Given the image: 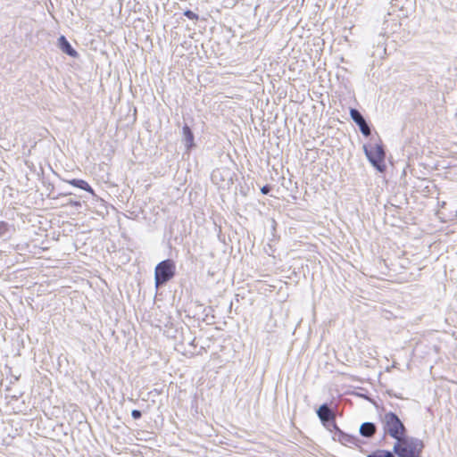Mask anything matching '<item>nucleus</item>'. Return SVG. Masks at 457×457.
<instances>
[{
	"label": "nucleus",
	"mask_w": 457,
	"mask_h": 457,
	"mask_svg": "<svg viewBox=\"0 0 457 457\" xmlns=\"http://www.w3.org/2000/svg\"><path fill=\"white\" fill-rule=\"evenodd\" d=\"M184 15L186 17H187L188 19L190 20H197L198 19V16L193 12L192 11L190 10H187L185 12H184Z\"/></svg>",
	"instance_id": "nucleus-13"
},
{
	"label": "nucleus",
	"mask_w": 457,
	"mask_h": 457,
	"mask_svg": "<svg viewBox=\"0 0 457 457\" xmlns=\"http://www.w3.org/2000/svg\"><path fill=\"white\" fill-rule=\"evenodd\" d=\"M218 172H219L218 170L213 171V173L212 175V178L213 180L215 179Z\"/></svg>",
	"instance_id": "nucleus-17"
},
{
	"label": "nucleus",
	"mask_w": 457,
	"mask_h": 457,
	"mask_svg": "<svg viewBox=\"0 0 457 457\" xmlns=\"http://www.w3.org/2000/svg\"><path fill=\"white\" fill-rule=\"evenodd\" d=\"M368 457H395V453L386 450H377L368 455Z\"/></svg>",
	"instance_id": "nucleus-11"
},
{
	"label": "nucleus",
	"mask_w": 457,
	"mask_h": 457,
	"mask_svg": "<svg viewBox=\"0 0 457 457\" xmlns=\"http://www.w3.org/2000/svg\"><path fill=\"white\" fill-rule=\"evenodd\" d=\"M270 188L269 186H264L262 187L261 191L263 195H266L270 192Z\"/></svg>",
	"instance_id": "nucleus-15"
},
{
	"label": "nucleus",
	"mask_w": 457,
	"mask_h": 457,
	"mask_svg": "<svg viewBox=\"0 0 457 457\" xmlns=\"http://www.w3.org/2000/svg\"><path fill=\"white\" fill-rule=\"evenodd\" d=\"M185 145L187 150H190L194 145V135L187 125H185L182 129Z\"/></svg>",
	"instance_id": "nucleus-9"
},
{
	"label": "nucleus",
	"mask_w": 457,
	"mask_h": 457,
	"mask_svg": "<svg viewBox=\"0 0 457 457\" xmlns=\"http://www.w3.org/2000/svg\"><path fill=\"white\" fill-rule=\"evenodd\" d=\"M350 116L353 119V120L359 126L361 132L365 136L368 137L370 135L371 130L368 123L366 122L365 119L361 115V113L356 110L352 108L350 110Z\"/></svg>",
	"instance_id": "nucleus-6"
},
{
	"label": "nucleus",
	"mask_w": 457,
	"mask_h": 457,
	"mask_svg": "<svg viewBox=\"0 0 457 457\" xmlns=\"http://www.w3.org/2000/svg\"><path fill=\"white\" fill-rule=\"evenodd\" d=\"M175 270L176 265L172 260L167 259L159 262L154 270L155 286L158 287L171 279Z\"/></svg>",
	"instance_id": "nucleus-3"
},
{
	"label": "nucleus",
	"mask_w": 457,
	"mask_h": 457,
	"mask_svg": "<svg viewBox=\"0 0 457 457\" xmlns=\"http://www.w3.org/2000/svg\"><path fill=\"white\" fill-rule=\"evenodd\" d=\"M70 204L72 205V206H76V207L81 206V204L79 201H72V200H71L70 201Z\"/></svg>",
	"instance_id": "nucleus-16"
},
{
	"label": "nucleus",
	"mask_w": 457,
	"mask_h": 457,
	"mask_svg": "<svg viewBox=\"0 0 457 457\" xmlns=\"http://www.w3.org/2000/svg\"><path fill=\"white\" fill-rule=\"evenodd\" d=\"M395 440L392 453L398 457H420L424 448V444L420 439L404 434L399 439Z\"/></svg>",
	"instance_id": "nucleus-1"
},
{
	"label": "nucleus",
	"mask_w": 457,
	"mask_h": 457,
	"mask_svg": "<svg viewBox=\"0 0 457 457\" xmlns=\"http://www.w3.org/2000/svg\"><path fill=\"white\" fill-rule=\"evenodd\" d=\"M381 424L385 436H389L394 439H399L400 436L407 433L400 418L392 411L386 412L381 417Z\"/></svg>",
	"instance_id": "nucleus-2"
},
{
	"label": "nucleus",
	"mask_w": 457,
	"mask_h": 457,
	"mask_svg": "<svg viewBox=\"0 0 457 457\" xmlns=\"http://www.w3.org/2000/svg\"><path fill=\"white\" fill-rule=\"evenodd\" d=\"M317 415L323 423L324 426L332 425L335 428H337L335 423V413L329 409V407L324 403L317 411Z\"/></svg>",
	"instance_id": "nucleus-5"
},
{
	"label": "nucleus",
	"mask_w": 457,
	"mask_h": 457,
	"mask_svg": "<svg viewBox=\"0 0 457 457\" xmlns=\"http://www.w3.org/2000/svg\"><path fill=\"white\" fill-rule=\"evenodd\" d=\"M131 416L133 417V419L137 420V419L141 418L142 413L138 410H133L131 412Z\"/></svg>",
	"instance_id": "nucleus-14"
},
{
	"label": "nucleus",
	"mask_w": 457,
	"mask_h": 457,
	"mask_svg": "<svg viewBox=\"0 0 457 457\" xmlns=\"http://www.w3.org/2000/svg\"><path fill=\"white\" fill-rule=\"evenodd\" d=\"M9 233V225L6 222L0 221V237H7Z\"/></svg>",
	"instance_id": "nucleus-12"
},
{
	"label": "nucleus",
	"mask_w": 457,
	"mask_h": 457,
	"mask_svg": "<svg viewBox=\"0 0 457 457\" xmlns=\"http://www.w3.org/2000/svg\"><path fill=\"white\" fill-rule=\"evenodd\" d=\"M67 182L69 184H71V186H73V187L81 188V189H83V190H85L87 192H89L92 195H94V190L91 187V186L87 181H85L83 179H73L68 180Z\"/></svg>",
	"instance_id": "nucleus-10"
},
{
	"label": "nucleus",
	"mask_w": 457,
	"mask_h": 457,
	"mask_svg": "<svg viewBox=\"0 0 457 457\" xmlns=\"http://www.w3.org/2000/svg\"><path fill=\"white\" fill-rule=\"evenodd\" d=\"M364 152L371 164L378 170H382L381 163L385 159L383 146L381 145H374L370 147L364 146Z\"/></svg>",
	"instance_id": "nucleus-4"
},
{
	"label": "nucleus",
	"mask_w": 457,
	"mask_h": 457,
	"mask_svg": "<svg viewBox=\"0 0 457 457\" xmlns=\"http://www.w3.org/2000/svg\"><path fill=\"white\" fill-rule=\"evenodd\" d=\"M376 425L372 422H364L360 427V433L365 437H371L376 433Z\"/></svg>",
	"instance_id": "nucleus-8"
},
{
	"label": "nucleus",
	"mask_w": 457,
	"mask_h": 457,
	"mask_svg": "<svg viewBox=\"0 0 457 457\" xmlns=\"http://www.w3.org/2000/svg\"><path fill=\"white\" fill-rule=\"evenodd\" d=\"M58 45H59L60 49L63 53L68 54L69 56L74 57V58L78 56L77 51H75L72 48V46H71V44L68 42V40L66 39V37L64 36H61L58 38Z\"/></svg>",
	"instance_id": "nucleus-7"
}]
</instances>
